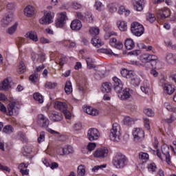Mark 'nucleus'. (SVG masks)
Here are the masks:
<instances>
[{"label":"nucleus","instance_id":"obj_1","mask_svg":"<svg viewBox=\"0 0 176 176\" xmlns=\"http://www.w3.org/2000/svg\"><path fill=\"white\" fill-rule=\"evenodd\" d=\"M121 75L126 79H130L131 85H133V86H135V87L140 86L141 80L138 76L134 74V72L131 70L129 71L127 69H124L121 71Z\"/></svg>","mask_w":176,"mask_h":176},{"label":"nucleus","instance_id":"obj_2","mask_svg":"<svg viewBox=\"0 0 176 176\" xmlns=\"http://www.w3.org/2000/svg\"><path fill=\"white\" fill-rule=\"evenodd\" d=\"M127 163H129V160L120 153H117L113 160V164L116 168H124Z\"/></svg>","mask_w":176,"mask_h":176},{"label":"nucleus","instance_id":"obj_3","mask_svg":"<svg viewBox=\"0 0 176 176\" xmlns=\"http://www.w3.org/2000/svg\"><path fill=\"white\" fill-rule=\"evenodd\" d=\"M140 60L142 63H152L153 67H155V68H160L159 65H160L161 62L159 60V58L156 55L143 54L140 56Z\"/></svg>","mask_w":176,"mask_h":176},{"label":"nucleus","instance_id":"obj_4","mask_svg":"<svg viewBox=\"0 0 176 176\" xmlns=\"http://www.w3.org/2000/svg\"><path fill=\"white\" fill-rule=\"evenodd\" d=\"M122 133H120V125L118 123L113 124L112 128L109 133V139L113 142H119L122 137Z\"/></svg>","mask_w":176,"mask_h":176},{"label":"nucleus","instance_id":"obj_5","mask_svg":"<svg viewBox=\"0 0 176 176\" xmlns=\"http://www.w3.org/2000/svg\"><path fill=\"white\" fill-rule=\"evenodd\" d=\"M153 152L157 153V156L161 160H165L166 163H170V147L167 144H164L162 146V153L159 151V150L153 151Z\"/></svg>","mask_w":176,"mask_h":176},{"label":"nucleus","instance_id":"obj_6","mask_svg":"<svg viewBox=\"0 0 176 176\" xmlns=\"http://www.w3.org/2000/svg\"><path fill=\"white\" fill-rule=\"evenodd\" d=\"M144 31V25L139 22L135 21L131 24V32L135 36H141Z\"/></svg>","mask_w":176,"mask_h":176},{"label":"nucleus","instance_id":"obj_7","mask_svg":"<svg viewBox=\"0 0 176 176\" xmlns=\"http://www.w3.org/2000/svg\"><path fill=\"white\" fill-rule=\"evenodd\" d=\"M133 136L134 138L135 142H142L144 140V137H145V133L144 130L140 128H135L133 131Z\"/></svg>","mask_w":176,"mask_h":176},{"label":"nucleus","instance_id":"obj_8","mask_svg":"<svg viewBox=\"0 0 176 176\" xmlns=\"http://www.w3.org/2000/svg\"><path fill=\"white\" fill-rule=\"evenodd\" d=\"M54 19V14L52 12H45L43 17H42L39 21L41 24H51L53 23Z\"/></svg>","mask_w":176,"mask_h":176},{"label":"nucleus","instance_id":"obj_9","mask_svg":"<svg viewBox=\"0 0 176 176\" xmlns=\"http://www.w3.org/2000/svg\"><path fill=\"white\" fill-rule=\"evenodd\" d=\"M68 20V16H67V12H63L59 13V16L56 21V26L58 28H62L64 27V24H65V21Z\"/></svg>","mask_w":176,"mask_h":176},{"label":"nucleus","instance_id":"obj_10","mask_svg":"<svg viewBox=\"0 0 176 176\" xmlns=\"http://www.w3.org/2000/svg\"><path fill=\"white\" fill-rule=\"evenodd\" d=\"M87 138L89 141H96L100 138V131L96 128H91L87 131Z\"/></svg>","mask_w":176,"mask_h":176},{"label":"nucleus","instance_id":"obj_11","mask_svg":"<svg viewBox=\"0 0 176 176\" xmlns=\"http://www.w3.org/2000/svg\"><path fill=\"white\" fill-rule=\"evenodd\" d=\"M108 153H109V150L103 148L96 150L94 153V156L98 159H105V157H108Z\"/></svg>","mask_w":176,"mask_h":176},{"label":"nucleus","instance_id":"obj_12","mask_svg":"<svg viewBox=\"0 0 176 176\" xmlns=\"http://www.w3.org/2000/svg\"><path fill=\"white\" fill-rule=\"evenodd\" d=\"M37 123L38 124H40L41 127L47 129V127H49V123H50V121L49 120V118H47V117H46L45 115L39 114L37 118Z\"/></svg>","mask_w":176,"mask_h":176},{"label":"nucleus","instance_id":"obj_13","mask_svg":"<svg viewBox=\"0 0 176 176\" xmlns=\"http://www.w3.org/2000/svg\"><path fill=\"white\" fill-rule=\"evenodd\" d=\"M170 14V11L168 8H164L157 11V16L158 19H166Z\"/></svg>","mask_w":176,"mask_h":176},{"label":"nucleus","instance_id":"obj_14","mask_svg":"<svg viewBox=\"0 0 176 176\" xmlns=\"http://www.w3.org/2000/svg\"><path fill=\"white\" fill-rule=\"evenodd\" d=\"M32 60L33 63H36V61H40V63H43L45 60H46V56L43 52H41L40 54H37L35 52L32 53Z\"/></svg>","mask_w":176,"mask_h":176},{"label":"nucleus","instance_id":"obj_15","mask_svg":"<svg viewBox=\"0 0 176 176\" xmlns=\"http://www.w3.org/2000/svg\"><path fill=\"white\" fill-rule=\"evenodd\" d=\"M118 97L122 101H126L129 98H131V94L130 93V89L126 88L122 90V92L118 95Z\"/></svg>","mask_w":176,"mask_h":176},{"label":"nucleus","instance_id":"obj_16","mask_svg":"<svg viewBox=\"0 0 176 176\" xmlns=\"http://www.w3.org/2000/svg\"><path fill=\"white\" fill-rule=\"evenodd\" d=\"M134 9L138 12H142L144 10V0H131Z\"/></svg>","mask_w":176,"mask_h":176},{"label":"nucleus","instance_id":"obj_17","mask_svg":"<svg viewBox=\"0 0 176 176\" xmlns=\"http://www.w3.org/2000/svg\"><path fill=\"white\" fill-rule=\"evenodd\" d=\"M50 119L53 122H61L63 120V114L58 112L53 111L49 114Z\"/></svg>","mask_w":176,"mask_h":176},{"label":"nucleus","instance_id":"obj_18","mask_svg":"<svg viewBox=\"0 0 176 176\" xmlns=\"http://www.w3.org/2000/svg\"><path fill=\"white\" fill-rule=\"evenodd\" d=\"M109 43L111 46L116 47V49H118L119 50L123 49V43L122 41H118L115 38H111Z\"/></svg>","mask_w":176,"mask_h":176},{"label":"nucleus","instance_id":"obj_19","mask_svg":"<svg viewBox=\"0 0 176 176\" xmlns=\"http://www.w3.org/2000/svg\"><path fill=\"white\" fill-rule=\"evenodd\" d=\"M12 21H13V16L7 14L4 16L1 20V25L4 28L8 27V25H9Z\"/></svg>","mask_w":176,"mask_h":176},{"label":"nucleus","instance_id":"obj_20","mask_svg":"<svg viewBox=\"0 0 176 176\" xmlns=\"http://www.w3.org/2000/svg\"><path fill=\"white\" fill-rule=\"evenodd\" d=\"M25 38H28L29 39H30V41H32L33 42H38V41H39L36 32L29 31L25 34Z\"/></svg>","mask_w":176,"mask_h":176},{"label":"nucleus","instance_id":"obj_21","mask_svg":"<svg viewBox=\"0 0 176 176\" xmlns=\"http://www.w3.org/2000/svg\"><path fill=\"white\" fill-rule=\"evenodd\" d=\"M70 28L74 31H79L82 28V22L79 19H76L72 21Z\"/></svg>","mask_w":176,"mask_h":176},{"label":"nucleus","instance_id":"obj_22","mask_svg":"<svg viewBox=\"0 0 176 176\" xmlns=\"http://www.w3.org/2000/svg\"><path fill=\"white\" fill-rule=\"evenodd\" d=\"M164 91L166 93V94H168L169 96H171L174 91H175V88H174V86L171 85V84L165 83L163 86Z\"/></svg>","mask_w":176,"mask_h":176},{"label":"nucleus","instance_id":"obj_23","mask_svg":"<svg viewBox=\"0 0 176 176\" xmlns=\"http://www.w3.org/2000/svg\"><path fill=\"white\" fill-rule=\"evenodd\" d=\"M54 107L56 109H59V111H62V112H63L64 111H65V109H67V108H68V106L67 105L66 102H56Z\"/></svg>","mask_w":176,"mask_h":176},{"label":"nucleus","instance_id":"obj_24","mask_svg":"<svg viewBox=\"0 0 176 176\" xmlns=\"http://www.w3.org/2000/svg\"><path fill=\"white\" fill-rule=\"evenodd\" d=\"M140 89L143 93H145V94H148L149 91H151L149 82H148L147 80H144L142 85L140 87Z\"/></svg>","mask_w":176,"mask_h":176},{"label":"nucleus","instance_id":"obj_25","mask_svg":"<svg viewBox=\"0 0 176 176\" xmlns=\"http://www.w3.org/2000/svg\"><path fill=\"white\" fill-rule=\"evenodd\" d=\"M112 90V84L110 82H103L102 84V93H111Z\"/></svg>","mask_w":176,"mask_h":176},{"label":"nucleus","instance_id":"obj_26","mask_svg":"<svg viewBox=\"0 0 176 176\" xmlns=\"http://www.w3.org/2000/svg\"><path fill=\"white\" fill-rule=\"evenodd\" d=\"M140 49H142V50H144L145 52H152L153 54L156 53V50H155V48H153L152 45H146L144 43H140Z\"/></svg>","mask_w":176,"mask_h":176},{"label":"nucleus","instance_id":"obj_27","mask_svg":"<svg viewBox=\"0 0 176 176\" xmlns=\"http://www.w3.org/2000/svg\"><path fill=\"white\" fill-rule=\"evenodd\" d=\"M125 47L127 49V50H131L135 47V43L131 38H128L125 41L124 43Z\"/></svg>","mask_w":176,"mask_h":176},{"label":"nucleus","instance_id":"obj_28","mask_svg":"<svg viewBox=\"0 0 176 176\" xmlns=\"http://www.w3.org/2000/svg\"><path fill=\"white\" fill-rule=\"evenodd\" d=\"M91 43L95 46V47H101L102 45H104V42H102L98 37H94L91 39Z\"/></svg>","mask_w":176,"mask_h":176},{"label":"nucleus","instance_id":"obj_29","mask_svg":"<svg viewBox=\"0 0 176 176\" xmlns=\"http://www.w3.org/2000/svg\"><path fill=\"white\" fill-rule=\"evenodd\" d=\"M10 87L9 80L8 78L4 79L0 82V90H8Z\"/></svg>","mask_w":176,"mask_h":176},{"label":"nucleus","instance_id":"obj_30","mask_svg":"<svg viewBox=\"0 0 176 176\" xmlns=\"http://www.w3.org/2000/svg\"><path fill=\"white\" fill-rule=\"evenodd\" d=\"M34 12H35V10L32 6H28L24 10V14L28 17H31L34 14Z\"/></svg>","mask_w":176,"mask_h":176},{"label":"nucleus","instance_id":"obj_31","mask_svg":"<svg viewBox=\"0 0 176 176\" xmlns=\"http://www.w3.org/2000/svg\"><path fill=\"white\" fill-rule=\"evenodd\" d=\"M139 159L142 163H146L149 160V154L144 152L139 153Z\"/></svg>","mask_w":176,"mask_h":176},{"label":"nucleus","instance_id":"obj_32","mask_svg":"<svg viewBox=\"0 0 176 176\" xmlns=\"http://www.w3.org/2000/svg\"><path fill=\"white\" fill-rule=\"evenodd\" d=\"M63 46L68 47L69 49H72V47H76V43L75 41H72L71 40H66L63 42Z\"/></svg>","mask_w":176,"mask_h":176},{"label":"nucleus","instance_id":"obj_33","mask_svg":"<svg viewBox=\"0 0 176 176\" xmlns=\"http://www.w3.org/2000/svg\"><path fill=\"white\" fill-rule=\"evenodd\" d=\"M166 60L168 64H170L171 65L175 64V56L171 53H169L166 55Z\"/></svg>","mask_w":176,"mask_h":176},{"label":"nucleus","instance_id":"obj_34","mask_svg":"<svg viewBox=\"0 0 176 176\" xmlns=\"http://www.w3.org/2000/svg\"><path fill=\"white\" fill-rule=\"evenodd\" d=\"M65 91L66 94L69 95L72 93V83L71 81H67L65 85Z\"/></svg>","mask_w":176,"mask_h":176},{"label":"nucleus","instance_id":"obj_35","mask_svg":"<svg viewBox=\"0 0 176 176\" xmlns=\"http://www.w3.org/2000/svg\"><path fill=\"white\" fill-rule=\"evenodd\" d=\"M86 174V168L83 165H79L77 168V176H85Z\"/></svg>","mask_w":176,"mask_h":176},{"label":"nucleus","instance_id":"obj_36","mask_svg":"<svg viewBox=\"0 0 176 176\" xmlns=\"http://www.w3.org/2000/svg\"><path fill=\"white\" fill-rule=\"evenodd\" d=\"M118 25L120 31L124 32L127 30V23L123 21H120L118 22Z\"/></svg>","mask_w":176,"mask_h":176},{"label":"nucleus","instance_id":"obj_37","mask_svg":"<svg viewBox=\"0 0 176 176\" xmlns=\"http://www.w3.org/2000/svg\"><path fill=\"white\" fill-rule=\"evenodd\" d=\"M65 63H67V57L64 55H60L56 59V64H58L59 65L63 66Z\"/></svg>","mask_w":176,"mask_h":176},{"label":"nucleus","instance_id":"obj_38","mask_svg":"<svg viewBox=\"0 0 176 176\" xmlns=\"http://www.w3.org/2000/svg\"><path fill=\"white\" fill-rule=\"evenodd\" d=\"M14 107H16V102H12L8 104V115L10 116L13 115V112L14 111Z\"/></svg>","mask_w":176,"mask_h":176},{"label":"nucleus","instance_id":"obj_39","mask_svg":"<svg viewBox=\"0 0 176 176\" xmlns=\"http://www.w3.org/2000/svg\"><path fill=\"white\" fill-rule=\"evenodd\" d=\"M123 13H124L125 16H129L130 14V10H126L124 6H120L118 10V14H122Z\"/></svg>","mask_w":176,"mask_h":176},{"label":"nucleus","instance_id":"obj_40","mask_svg":"<svg viewBox=\"0 0 176 176\" xmlns=\"http://www.w3.org/2000/svg\"><path fill=\"white\" fill-rule=\"evenodd\" d=\"M85 21L88 23H93L94 21V16L93 14L89 12H85Z\"/></svg>","mask_w":176,"mask_h":176},{"label":"nucleus","instance_id":"obj_41","mask_svg":"<svg viewBox=\"0 0 176 176\" xmlns=\"http://www.w3.org/2000/svg\"><path fill=\"white\" fill-rule=\"evenodd\" d=\"M33 97L36 101H38L39 104H43V96H41L39 93H35L33 95Z\"/></svg>","mask_w":176,"mask_h":176},{"label":"nucleus","instance_id":"obj_42","mask_svg":"<svg viewBox=\"0 0 176 176\" xmlns=\"http://www.w3.org/2000/svg\"><path fill=\"white\" fill-rule=\"evenodd\" d=\"M124 124L125 126H131L134 124V120L130 117H125L124 118Z\"/></svg>","mask_w":176,"mask_h":176},{"label":"nucleus","instance_id":"obj_43","mask_svg":"<svg viewBox=\"0 0 176 176\" xmlns=\"http://www.w3.org/2000/svg\"><path fill=\"white\" fill-rule=\"evenodd\" d=\"M17 25H19L18 23H15L14 25L11 26L10 28L8 30V34L9 35H13L14 32H16V30H17Z\"/></svg>","mask_w":176,"mask_h":176},{"label":"nucleus","instance_id":"obj_44","mask_svg":"<svg viewBox=\"0 0 176 176\" xmlns=\"http://www.w3.org/2000/svg\"><path fill=\"white\" fill-rule=\"evenodd\" d=\"M26 68L25 65H24V62L21 61L19 63L18 72L19 74H24L25 72Z\"/></svg>","mask_w":176,"mask_h":176},{"label":"nucleus","instance_id":"obj_45","mask_svg":"<svg viewBox=\"0 0 176 176\" xmlns=\"http://www.w3.org/2000/svg\"><path fill=\"white\" fill-rule=\"evenodd\" d=\"M89 34L92 36L98 35L100 34V28L96 27L91 28L89 30Z\"/></svg>","mask_w":176,"mask_h":176},{"label":"nucleus","instance_id":"obj_46","mask_svg":"<svg viewBox=\"0 0 176 176\" xmlns=\"http://www.w3.org/2000/svg\"><path fill=\"white\" fill-rule=\"evenodd\" d=\"M13 126L10 125H7L3 128V133L6 134H12L13 133Z\"/></svg>","mask_w":176,"mask_h":176},{"label":"nucleus","instance_id":"obj_47","mask_svg":"<svg viewBox=\"0 0 176 176\" xmlns=\"http://www.w3.org/2000/svg\"><path fill=\"white\" fill-rule=\"evenodd\" d=\"M96 147H97V144L94 142H89L87 146V149L91 153V152H93V151L96 149Z\"/></svg>","mask_w":176,"mask_h":176},{"label":"nucleus","instance_id":"obj_48","mask_svg":"<svg viewBox=\"0 0 176 176\" xmlns=\"http://www.w3.org/2000/svg\"><path fill=\"white\" fill-rule=\"evenodd\" d=\"M147 168L150 173H155L156 171V164L155 163H151L148 165Z\"/></svg>","mask_w":176,"mask_h":176},{"label":"nucleus","instance_id":"obj_49","mask_svg":"<svg viewBox=\"0 0 176 176\" xmlns=\"http://www.w3.org/2000/svg\"><path fill=\"white\" fill-rule=\"evenodd\" d=\"M113 87H114V91H116V93L118 94H118H120V93L123 91V84L120 85H116Z\"/></svg>","mask_w":176,"mask_h":176},{"label":"nucleus","instance_id":"obj_50","mask_svg":"<svg viewBox=\"0 0 176 176\" xmlns=\"http://www.w3.org/2000/svg\"><path fill=\"white\" fill-rule=\"evenodd\" d=\"M164 107L167 109V111H169V112H173L174 107H173L170 102H165L164 103Z\"/></svg>","mask_w":176,"mask_h":176},{"label":"nucleus","instance_id":"obj_51","mask_svg":"<svg viewBox=\"0 0 176 176\" xmlns=\"http://www.w3.org/2000/svg\"><path fill=\"white\" fill-rule=\"evenodd\" d=\"M107 167V164H102V165H96L92 168V171L94 173H96V171L100 170H102V168H105Z\"/></svg>","mask_w":176,"mask_h":176},{"label":"nucleus","instance_id":"obj_52","mask_svg":"<svg viewBox=\"0 0 176 176\" xmlns=\"http://www.w3.org/2000/svg\"><path fill=\"white\" fill-rule=\"evenodd\" d=\"M144 113L147 116L152 117L155 116V112H153V110H152V109H146L144 110Z\"/></svg>","mask_w":176,"mask_h":176},{"label":"nucleus","instance_id":"obj_53","mask_svg":"<svg viewBox=\"0 0 176 176\" xmlns=\"http://www.w3.org/2000/svg\"><path fill=\"white\" fill-rule=\"evenodd\" d=\"M73 129L75 130V131H79L82 130V122H76L73 126Z\"/></svg>","mask_w":176,"mask_h":176},{"label":"nucleus","instance_id":"obj_54","mask_svg":"<svg viewBox=\"0 0 176 176\" xmlns=\"http://www.w3.org/2000/svg\"><path fill=\"white\" fill-rule=\"evenodd\" d=\"M176 118L174 116V113H172L169 118L164 119V122L166 123H173V122H175Z\"/></svg>","mask_w":176,"mask_h":176},{"label":"nucleus","instance_id":"obj_55","mask_svg":"<svg viewBox=\"0 0 176 176\" xmlns=\"http://www.w3.org/2000/svg\"><path fill=\"white\" fill-rule=\"evenodd\" d=\"M146 19L150 23H153L156 20V18H155V14H153L152 13H148V14H147Z\"/></svg>","mask_w":176,"mask_h":176},{"label":"nucleus","instance_id":"obj_56","mask_svg":"<svg viewBox=\"0 0 176 176\" xmlns=\"http://www.w3.org/2000/svg\"><path fill=\"white\" fill-rule=\"evenodd\" d=\"M29 79L30 82H32V83H35L36 82H38V74H34L30 75Z\"/></svg>","mask_w":176,"mask_h":176},{"label":"nucleus","instance_id":"obj_57","mask_svg":"<svg viewBox=\"0 0 176 176\" xmlns=\"http://www.w3.org/2000/svg\"><path fill=\"white\" fill-rule=\"evenodd\" d=\"M113 81L114 82L113 87L123 85V82H122V80L116 76L113 78Z\"/></svg>","mask_w":176,"mask_h":176},{"label":"nucleus","instance_id":"obj_58","mask_svg":"<svg viewBox=\"0 0 176 176\" xmlns=\"http://www.w3.org/2000/svg\"><path fill=\"white\" fill-rule=\"evenodd\" d=\"M25 43V39L23 38H19L16 40V45L18 46V47H21L23 46V45H24Z\"/></svg>","mask_w":176,"mask_h":176},{"label":"nucleus","instance_id":"obj_59","mask_svg":"<svg viewBox=\"0 0 176 176\" xmlns=\"http://www.w3.org/2000/svg\"><path fill=\"white\" fill-rule=\"evenodd\" d=\"M59 155L60 156H64L65 155H68V148L67 146L63 147L59 150Z\"/></svg>","mask_w":176,"mask_h":176},{"label":"nucleus","instance_id":"obj_60","mask_svg":"<svg viewBox=\"0 0 176 176\" xmlns=\"http://www.w3.org/2000/svg\"><path fill=\"white\" fill-rule=\"evenodd\" d=\"M57 86V84L55 82H47L45 83V87L47 89H54Z\"/></svg>","mask_w":176,"mask_h":176},{"label":"nucleus","instance_id":"obj_61","mask_svg":"<svg viewBox=\"0 0 176 176\" xmlns=\"http://www.w3.org/2000/svg\"><path fill=\"white\" fill-rule=\"evenodd\" d=\"M95 7L96 8V10L101 12V8H102V3L101 1H99L98 0H96Z\"/></svg>","mask_w":176,"mask_h":176},{"label":"nucleus","instance_id":"obj_62","mask_svg":"<svg viewBox=\"0 0 176 176\" xmlns=\"http://www.w3.org/2000/svg\"><path fill=\"white\" fill-rule=\"evenodd\" d=\"M77 19H79L80 20H82V21H86L85 16L82 14V12H77L76 13Z\"/></svg>","mask_w":176,"mask_h":176},{"label":"nucleus","instance_id":"obj_63","mask_svg":"<svg viewBox=\"0 0 176 176\" xmlns=\"http://www.w3.org/2000/svg\"><path fill=\"white\" fill-rule=\"evenodd\" d=\"M43 141H45V133L41 131L40 133V136L38 138V144H41V142H43Z\"/></svg>","mask_w":176,"mask_h":176},{"label":"nucleus","instance_id":"obj_64","mask_svg":"<svg viewBox=\"0 0 176 176\" xmlns=\"http://www.w3.org/2000/svg\"><path fill=\"white\" fill-rule=\"evenodd\" d=\"M77 89L80 91V94H85V87L82 84L77 85Z\"/></svg>","mask_w":176,"mask_h":176}]
</instances>
